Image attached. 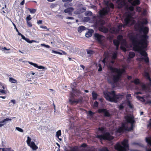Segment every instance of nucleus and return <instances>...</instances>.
<instances>
[{
	"instance_id": "obj_1",
	"label": "nucleus",
	"mask_w": 151,
	"mask_h": 151,
	"mask_svg": "<svg viewBox=\"0 0 151 151\" xmlns=\"http://www.w3.org/2000/svg\"><path fill=\"white\" fill-rule=\"evenodd\" d=\"M147 23L146 19H144L142 21H139L135 25V29L138 30L140 33H143V35H137L135 37L132 34H129L128 35L132 41L134 50L138 52L141 55L144 57L143 58H139V60H141L143 59L146 63L149 62V58L147 53L143 49L147 46V40L148 38V36L147 35L149 29L148 27L144 26V25L147 24Z\"/></svg>"
},
{
	"instance_id": "obj_2",
	"label": "nucleus",
	"mask_w": 151,
	"mask_h": 151,
	"mask_svg": "<svg viewBox=\"0 0 151 151\" xmlns=\"http://www.w3.org/2000/svg\"><path fill=\"white\" fill-rule=\"evenodd\" d=\"M125 120V123H123L122 126L119 128L117 131L121 133L125 131H129L133 130L134 127L135 121L134 119V116L130 114L127 115L124 117Z\"/></svg>"
},
{
	"instance_id": "obj_3",
	"label": "nucleus",
	"mask_w": 151,
	"mask_h": 151,
	"mask_svg": "<svg viewBox=\"0 0 151 151\" xmlns=\"http://www.w3.org/2000/svg\"><path fill=\"white\" fill-rule=\"evenodd\" d=\"M104 97L109 101L116 103L118 100H121L124 97V95L120 94H116L114 91L109 92L108 91L104 92Z\"/></svg>"
},
{
	"instance_id": "obj_4",
	"label": "nucleus",
	"mask_w": 151,
	"mask_h": 151,
	"mask_svg": "<svg viewBox=\"0 0 151 151\" xmlns=\"http://www.w3.org/2000/svg\"><path fill=\"white\" fill-rule=\"evenodd\" d=\"M109 68L112 72L111 78L114 83L118 81L121 79L122 74L125 72L124 68L118 69L111 66H109Z\"/></svg>"
},
{
	"instance_id": "obj_5",
	"label": "nucleus",
	"mask_w": 151,
	"mask_h": 151,
	"mask_svg": "<svg viewBox=\"0 0 151 151\" xmlns=\"http://www.w3.org/2000/svg\"><path fill=\"white\" fill-rule=\"evenodd\" d=\"M124 22L125 23V24L123 25L122 24H119L117 28L115 27L111 28L110 29L111 32L114 34H117L119 32L122 27H124L125 26L128 25L131 26L134 23V21L133 20L132 17L130 14H129L125 18Z\"/></svg>"
},
{
	"instance_id": "obj_6",
	"label": "nucleus",
	"mask_w": 151,
	"mask_h": 151,
	"mask_svg": "<svg viewBox=\"0 0 151 151\" xmlns=\"http://www.w3.org/2000/svg\"><path fill=\"white\" fill-rule=\"evenodd\" d=\"M121 145L119 143H117L114 146L115 148L117 151H126L129 149L128 141L125 139L122 142ZM99 151H109L107 148L104 147L100 149Z\"/></svg>"
},
{
	"instance_id": "obj_7",
	"label": "nucleus",
	"mask_w": 151,
	"mask_h": 151,
	"mask_svg": "<svg viewBox=\"0 0 151 151\" xmlns=\"http://www.w3.org/2000/svg\"><path fill=\"white\" fill-rule=\"evenodd\" d=\"M99 134L96 135V137L100 139L101 141L103 140H110L113 139V137L112 136L110 133L106 132L104 127H101L98 128Z\"/></svg>"
},
{
	"instance_id": "obj_8",
	"label": "nucleus",
	"mask_w": 151,
	"mask_h": 151,
	"mask_svg": "<svg viewBox=\"0 0 151 151\" xmlns=\"http://www.w3.org/2000/svg\"><path fill=\"white\" fill-rule=\"evenodd\" d=\"M145 76L146 77L149 81V82L147 84V86L144 84L141 85L142 90L145 92H149L150 91V87L151 86V79L150 78L149 74L145 73Z\"/></svg>"
},
{
	"instance_id": "obj_9",
	"label": "nucleus",
	"mask_w": 151,
	"mask_h": 151,
	"mask_svg": "<svg viewBox=\"0 0 151 151\" xmlns=\"http://www.w3.org/2000/svg\"><path fill=\"white\" fill-rule=\"evenodd\" d=\"M117 40H114L113 41V42L115 45L116 46V49L117 50L118 49L119 46L120 42H122L124 45H126V42L125 40L123 39L122 36L119 35L117 37Z\"/></svg>"
},
{
	"instance_id": "obj_10",
	"label": "nucleus",
	"mask_w": 151,
	"mask_h": 151,
	"mask_svg": "<svg viewBox=\"0 0 151 151\" xmlns=\"http://www.w3.org/2000/svg\"><path fill=\"white\" fill-rule=\"evenodd\" d=\"M106 4L107 7L103 8L100 12L99 14L101 16L105 15L108 13L109 10V6L112 8H114V5L112 3H109V2H107Z\"/></svg>"
},
{
	"instance_id": "obj_11",
	"label": "nucleus",
	"mask_w": 151,
	"mask_h": 151,
	"mask_svg": "<svg viewBox=\"0 0 151 151\" xmlns=\"http://www.w3.org/2000/svg\"><path fill=\"white\" fill-rule=\"evenodd\" d=\"M31 138L29 136L27 137V140L26 141L27 144L32 149L33 151H35L38 149V147L34 142H31Z\"/></svg>"
},
{
	"instance_id": "obj_12",
	"label": "nucleus",
	"mask_w": 151,
	"mask_h": 151,
	"mask_svg": "<svg viewBox=\"0 0 151 151\" xmlns=\"http://www.w3.org/2000/svg\"><path fill=\"white\" fill-rule=\"evenodd\" d=\"M73 93L71 92L70 94V99L69 100L70 103L71 104H74L75 103L78 104L81 102L83 100V98L81 97L78 99H73L72 98L73 97Z\"/></svg>"
},
{
	"instance_id": "obj_13",
	"label": "nucleus",
	"mask_w": 151,
	"mask_h": 151,
	"mask_svg": "<svg viewBox=\"0 0 151 151\" xmlns=\"http://www.w3.org/2000/svg\"><path fill=\"white\" fill-rule=\"evenodd\" d=\"M118 7L119 8H121L124 6H126L127 8L129 10L132 11L134 10V7L132 6H126V3L125 1L124 0H122L119 1L118 2Z\"/></svg>"
},
{
	"instance_id": "obj_14",
	"label": "nucleus",
	"mask_w": 151,
	"mask_h": 151,
	"mask_svg": "<svg viewBox=\"0 0 151 151\" xmlns=\"http://www.w3.org/2000/svg\"><path fill=\"white\" fill-rule=\"evenodd\" d=\"M94 36L96 40L98 42L101 44L102 45L104 42L105 37L98 33H95Z\"/></svg>"
},
{
	"instance_id": "obj_15",
	"label": "nucleus",
	"mask_w": 151,
	"mask_h": 151,
	"mask_svg": "<svg viewBox=\"0 0 151 151\" xmlns=\"http://www.w3.org/2000/svg\"><path fill=\"white\" fill-rule=\"evenodd\" d=\"M5 85L0 82V95L5 94L6 93Z\"/></svg>"
},
{
	"instance_id": "obj_16",
	"label": "nucleus",
	"mask_w": 151,
	"mask_h": 151,
	"mask_svg": "<svg viewBox=\"0 0 151 151\" xmlns=\"http://www.w3.org/2000/svg\"><path fill=\"white\" fill-rule=\"evenodd\" d=\"M11 119L6 118L0 121V128L4 126L9 121H11Z\"/></svg>"
},
{
	"instance_id": "obj_17",
	"label": "nucleus",
	"mask_w": 151,
	"mask_h": 151,
	"mask_svg": "<svg viewBox=\"0 0 151 151\" xmlns=\"http://www.w3.org/2000/svg\"><path fill=\"white\" fill-rule=\"evenodd\" d=\"M98 111L100 113H103L104 114V116L109 117L110 116V114L105 109H100L98 110Z\"/></svg>"
},
{
	"instance_id": "obj_18",
	"label": "nucleus",
	"mask_w": 151,
	"mask_h": 151,
	"mask_svg": "<svg viewBox=\"0 0 151 151\" xmlns=\"http://www.w3.org/2000/svg\"><path fill=\"white\" fill-rule=\"evenodd\" d=\"M128 2L130 3L133 6H135L136 5H139L140 4V1L139 0H128Z\"/></svg>"
},
{
	"instance_id": "obj_19",
	"label": "nucleus",
	"mask_w": 151,
	"mask_h": 151,
	"mask_svg": "<svg viewBox=\"0 0 151 151\" xmlns=\"http://www.w3.org/2000/svg\"><path fill=\"white\" fill-rule=\"evenodd\" d=\"M74 8L73 7H70L65 9L64 12L65 13H68L70 15L72 14V12L73 11Z\"/></svg>"
},
{
	"instance_id": "obj_20",
	"label": "nucleus",
	"mask_w": 151,
	"mask_h": 151,
	"mask_svg": "<svg viewBox=\"0 0 151 151\" xmlns=\"http://www.w3.org/2000/svg\"><path fill=\"white\" fill-rule=\"evenodd\" d=\"M99 30L104 33H106L108 32V29L106 27L104 26H101L99 28Z\"/></svg>"
},
{
	"instance_id": "obj_21",
	"label": "nucleus",
	"mask_w": 151,
	"mask_h": 151,
	"mask_svg": "<svg viewBox=\"0 0 151 151\" xmlns=\"http://www.w3.org/2000/svg\"><path fill=\"white\" fill-rule=\"evenodd\" d=\"M105 23V21L102 19L97 20L96 22V24L97 26L103 25Z\"/></svg>"
},
{
	"instance_id": "obj_22",
	"label": "nucleus",
	"mask_w": 151,
	"mask_h": 151,
	"mask_svg": "<svg viewBox=\"0 0 151 151\" xmlns=\"http://www.w3.org/2000/svg\"><path fill=\"white\" fill-rule=\"evenodd\" d=\"M86 29V27L83 26H79L78 28V32L79 33H81L83 31L85 30Z\"/></svg>"
},
{
	"instance_id": "obj_23",
	"label": "nucleus",
	"mask_w": 151,
	"mask_h": 151,
	"mask_svg": "<svg viewBox=\"0 0 151 151\" xmlns=\"http://www.w3.org/2000/svg\"><path fill=\"white\" fill-rule=\"evenodd\" d=\"M93 30L92 29L90 31H88L86 34V36L87 37H91L92 35V34L93 32Z\"/></svg>"
},
{
	"instance_id": "obj_24",
	"label": "nucleus",
	"mask_w": 151,
	"mask_h": 151,
	"mask_svg": "<svg viewBox=\"0 0 151 151\" xmlns=\"http://www.w3.org/2000/svg\"><path fill=\"white\" fill-rule=\"evenodd\" d=\"M112 56H111V59H115L117 57V52L115 51L114 52H112L111 53Z\"/></svg>"
},
{
	"instance_id": "obj_25",
	"label": "nucleus",
	"mask_w": 151,
	"mask_h": 151,
	"mask_svg": "<svg viewBox=\"0 0 151 151\" xmlns=\"http://www.w3.org/2000/svg\"><path fill=\"white\" fill-rule=\"evenodd\" d=\"M136 98L138 100L142 102H145V96L142 97L140 96H136Z\"/></svg>"
},
{
	"instance_id": "obj_26",
	"label": "nucleus",
	"mask_w": 151,
	"mask_h": 151,
	"mask_svg": "<svg viewBox=\"0 0 151 151\" xmlns=\"http://www.w3.org/2000/svg\"><path fill=\"white\" fill-rule=\"evenodd\" d=\"M9 81L11 83H17V80L12 77L9 78Z\"/></svg>"
},
{
	"instance_id": "obj_27",
	"label": "nucleus",
	"mask_w": 151,
	"mask_h": 151,
	"mask_svg": "<svg viewBox=\"0 0 151 151\" xmlns=\"http://www.w3.org/2000/svg\"><path fill=\"white\" fill-rule=\"evenodd\" d=\"M16 103V101L14 99L11 100L9 103V104L10 106H13Z\"/></svg>"
},
{
	"instance_id": "obj_28",
	"label": "nucleus",
	"mask_w": 151,
	"mask_h": 151,
	"mask_svg": "<svg viewBox=\"0 0 151 151\" xmlns=\"http://www.w3.org/2000/svg\"><path fill=\"white\" fill-rule=\"evenodd\" d=\"M127 101H129L132 99V97L130 94L128 93L126 96Z\"/></svg>"
},
{
	"instance_id": "obj_29",
	"label": "nucleus",
	"mask_w": 151,
	"mask_h": 151,
	"mask_svg": "<svg viewBox=\"0 0 151 151\" xmlns=\"http://www.w3.org/2000/svg\"><path fill=\"white\" fill-rule=\"evenodd\" d=\"M92 96L93 98V100H96V99L98 95L94 91H93L92 93Z\"/></svg>"
},
{
	"instance_id": "obj_30",
	"label": "nucleus",
	"mask_w": 151,
	"mask_h": 151,
	"mask_svg": "<svg viewBox=\"0 0 151 151\" xmlns=\"http://www.w3.org/2000/svg\"><path fill=\"white\" fill-rule=\"evenodd\" d=\"M108 55H106L105 57V58L104 59L102 60V62L103 63H104V64H105V63H107V62H108Z\"/></svg>"
},
{
	"instance_id": "obj_31",
	"label": "nucleus",
	"mask_w": 151,
	"mask_h": 151,
	"mask_svg": "<svg viewBox=\"0 0 151 151\" xmlns=\"http://www.w3.org/2000/svg\"><path fill=\"white\" fill-rule=\"evenodd\" d=\"M135 56V54L133 52H130L129 53V58H133Z\"/></svg>"
},
{
	"instance_id": "obj_32",
	"label": "nucleus",
	"mask_w": 151,
	"mask_h": 151,
	"mask_svg": "<svg viewBox=\"0 0 151 151\" xmlns=\"http://www.w3.org/2000/svg\"><path fill=\"white\" fill-rule=\"evenodd\" d=\"M72 89L73 92L74 93H76V95L78 96L79 95H80V94H81V92L79 90H73V88L71 87Z\"/></svg>"
},
{
	"instance_id": "obj_33",
	"label": "nucleus",
	"mask_w": 151,
	"mask_h": 151,
	"mask_svg": "<svg viewBox=\"0 0 151 151\" xmlns=\"http://www.w3.org/2000/svg\"><path fill=\"white\" fill-rule=\"evenodd\" d=\"M146 141L148 144L151 146V137L149 138L146 137Z\"/></svg>"
},
{
	"instance_id": "obj_34",
	"label": "nucleus",
	"mask_w": 151,
	"mask_h": 151,
	"mask_svg": "<svg viewBox=\"0 0 151 151\" xmlns=\"http://www.w3.org/2000/svg\"><path fill=\"white\" fill-rule=\"evenodd\" d=\"M2 151H14L10 148H4L2 149Z\"/></svg>"
},
{
	"instance_id": "obj_35",
	"label": "nucleus",
	"mask_w": 151,
	"mask_h": 151,
	"mask_svg": "<svg viewBox=\"0 0 151 151\" xmlns=\"http://www.w3.org/2000/svg\"><path fill=\"white\" fill-rule=\"evenodd\" d=\"M77 149L75 147H74L70 148L69 150H65V151H77Z\"/></svg>"
},
{
	"instance_id": "obj_36",
	"label": "nucleus",
	"mask_w": 151,
	"mask_h": 151,
	"mask_svg": "<svg viewBox=\"0 0 151 151\" xmlns=\"http://www.w3.org/2000/svg\"><path fill=\"white\" fill-rule=\"evenodd\" d=\"M61 130H59L57 132H56V136L57 138H58L60 136H61Z\"/></svg>"
},
{
	"instance_id": "obj_37",
	"label": "nucleus",
	"mask_w": 151,
	"mask_h": 151,
	"mask_svg": "<svg viewBox=\"0 0 151 151\" xmlns=\"http://www.w3.org/2000/svg\"><path fill=\"white\" fill-rule=\"evenodd\" d=\"M127 104L130 108H133V105L131 103L130 101H127Z\"/></svg>"
},
{
	"instance_id": "obj_38",
	"label": "nucleus",
	"mask_w": 151,
	"mask_h": 151,
	"mask_svg": "<svg viewBox=\"0 0 151 151\" xmlns=\"http://www.w3.org/2000/svg\"><path fill=\"white\" fill-rule=\"evenodd\" d=\"M132 144L133 145H137L138 146L141 147H143L144 145L143 144H142L140 143H136V142H133L132 143Z\"/></svg>"
},
{
	"instance_id": "obj_39",
	"label": "nucleus",
	"mask_w": 151,
	"mask_h": 151,
	"mask_svg": "<svg viewBox=\"0 0 151 151\" xmlns=\"http://www.w3.org/2000/svg\"><path fill=\"white\" fill-rule=\"evenodd\" d=\"M28 9L31 14L35 13L36 11V10L35 9Z\"/></svg>"
},
{
	"instance_id": "obj_40",
	"label": "nucleus",
	"mask_w": 151,
	"mask_h": 151,
	"mask_svg": "<svg viewBox=\"0 0 151 151\" xmlns=\"http://www.w3.org/2000/svg\"><path fill=\"white\" fill-rule=\"evenodd\" d=\"M28 62L29 63V64L30 65L33 66L37 68L38 65L37 64L33 63L30 61H28Z\"/></svg>"
},
{
	"instance_id": "obj_41",
	"label": "nucleus",
	"mask_w": 151,
	"mask_h": 151,
	"mask_svg": "<svg viewBox=\"0 0 151 151\" xmlns=\"http://www.w3.org/2000/svg\"><path fill=\"white\" fill-rule=\"evenodd\" d=\"M15 129L17 130L19 132H24L23 129L19 127H16Z\"/></svg>"
},
{
	"instance_id": "obj_42",
	"label": "nucleus",
	"mask_w": 151,
	"mask_h": 151,
	"mask_svg": "<svg viewBox=\"0 0 151 151\" xmlns=\"http://www.w3.org/2000/svg\"><path fill=\"white\" fill-rule=\"evenodd\" d=\"M132 82L136 84H138L139 83V80L138 79H136Z\"/></svg>"
},
{
	"instance_id": "obj_43",
	"label": "nucleus",
	"mask_w": 151,
	"mask_h": 151,
	"mask_svg": "<svg viewBox=\"0 0 151 151\" xmlns=\"http://www.w3.org/2000/svg\"><path fill=\"white\" fill-rule=\"evenodd\" d=\"M87 52L88 54L90 55L92 54H93L94 52L93 51L90 50H87Z\"/></svg>"
},
{
	"instance_id": "obj_44",
	"label": "nucleus",
	"mask_w": 151,
	"mask_h": 151,
	"mask_svg": "<svg viewBox=\"0 0 151 151\" xmlns=\"http://www.w3.org/2000/svg\"><path fill=\"white\" fill-rule=\"evenodd\" d=\"M57 6V4H52L50 6V8L52 9L56 7Z\"/></svg>"
},
{
	"instance_id": "obj_45",
	"label": "nucleus",
	"mask_w": 151,
	"mask_h": 151,
	"mask_svg": "<svg viewBox=\"0 0 151 151\" xmlns=\"http://www.w3.org/2000/svg\"><path fill=\"white\" fill-rule=\"evenodd\" d=\"M52 53H54L56 54H60V55L62 54V53H60L59 52H57V51H54V50H52Z\"/></svg>"
},
{
	"instance_id": "obj_46",
	"label": "nucleus",
	"mask_w": 151,
	"mask_h": 151,
	"mask_svg": "<svg viewBox=\"0 0 151 151\" xmlns=\"http://www.w3.org/2000/svg\"><path fill=\"white\" fill-rule=\"evenodd\" d=\"M92 14V13L91 11H88L86 12V15L88 16H90Z\"/></svg>"
},
{
	"instance_id": "obj_47",
	"label": "nucleus",
	"mask_w": 151,
	"mask_h": 151,
	"mask_svg": "<svg viewBox=\"0 0 151 151\" xmlns=\"http://www.w3.org/2000/svg\"><path fill=\"white\" fill-rule=\"evenodd\" d=\"M32 18L30 17V15H29L27 17L26 20L27 21H29Z\"/></svg>"
},
{
	"instance_id": "obj_48",
	"label": "nucleus",
	"mask_w": 151,
	"mask_h": 151,
	"mask_svg": "<svg viewBox=\"0 0 151 151\" xmlns=\"http://www.w3.org/2000/svg\"><path fill=\"white\" fill-rule=\"evenodd\" d=\"M28 21H27V26L29 27H32V25L30 22Z\"/></svg>"
},
{
	"instance_id": "obj_49",
	"label": "nucleus",
	"mask_w": 151,
	"mask_h": 151,
	"mask_svg": "<svg viewBox=\"0 0 151 151\" xmlns=\"http://www.w3.org/2000/svg\"><path fill=\"white\" fill-rule=\"evenodd\" d=\"M98 105V103L97 101H95L93 104L94 107H97Z\"/></svg>"
},
{
	"instance_id": "obj_50",
	"label": "nucleus",
	"mask_w": 151,
	"mask_h": 151,
	"mask_svg": "<svg viewBox=\"0 0 151 151\" xmlns=\"http://www.w3.org/2000/svg\"><path fill=\"white\" fill-rule=\"evenodd\" d=\"M136 11L139 12L141 11V8L139 7H137L136 9Z\"/></svg>"
},
{
	"instance_id": "obj_51",
	"label": "nucleus",
	"mask_w": 151,
	"mask_h": 151,
	"mask_svg": "<svg viewBox=\"0 0 151 151\" xmlns=\"http://www.w3.org/2000/svg\"><path fill=\"white\" fill-rule=\"evenodd\" d=\"M41 45L42 46H44V47H46L47 48H49L50 47V46L49 45H46L45 44H41Z\"/></svg>"
},
{
	"instance_id": "obj_52",
	"label": "nucleus",
	"mask_w": 151,
	"mask_h": 151,
	"mask_svg": "<svg viewBox=\"0 0 151 151\" xmlns=\"http://www.w3.org/2000/svg\"><path fill=\"white\" fill-rule=\"evenodd\" d=\"M124 108V106L123 105V104H121L119 107V109L120 110H122Z\"/></svg>"
},
{
	"instance_id": "obj_53",
	"label": "nucleus",
	"mask_w": 151,
	"mask_h": 151,
	"mask_svg": "<svg viewBox=\"0 0 151 151\" xmlns=\"http://www.w3.org/2000/svg\"><path fill=\"white\" fill-rule=\"evenodd\" d=\"M2 51H3L4 50H9L10 49H7L6 47H4L1 48V49H0Z\"/></svg>"
},
{
	"instance_id": "obj_54",
	"label": "nucleus",
	"mask_w": 151,
	"mask_h": 151,
	"mask_svg": "<svg viewBox=\"0 0 151 151\" xmlns=\"http://www.w3.org/2000/svg\"><path fill=\"white\" fill-rule=\"evenodd\" d=\"M147 14V11L146 10L144 9L142 13V14L143 15H146Z\"/></svg>"
},
{
	"instance_id": "obj_55",
	"label": "nucleus",
	"mask_w": 151,
	"mask_h": 151,
	"mask_svg": "<svg viewBox=\"0 0 151 151\" xmlns=\"http://www.w3.org/2000/svg\"><path fill=\"white\" fill-rule=\"evenodd\" d=\"M88 114L90 116H92L94 114V113L91 111H88Z\"/></svg>"
},
{
	"instance_id": "obj_56",
	"label": "nucleus",
	"mask_w": 151,
	"mask_h": 151,
	"mask_svg": "<svg viewBox=\"0 0 151 151\" xmlns=\"http://www.w3.org/2000/svg\"><path fill=\"white\" fill-rule=\"evenodd\" d=\"M39 69H44L45 68V67L42 66H37V68Z\"/></svg>"
},
{
	"instance_id": "obj_57",
	"label": "nucleus",
	"mask_w": 151,
	"mask_h": 151,
	"mask_svg": "<svg viewBox=\"0 0 151 151\" xmlns=\"http://www.w3.org/2000/svg\"><path fill=\"white\" fill-rule=\"evenodd\" d=\"M40 28L44 29H48L47 28V27L46 26H40Z\"/></svg>"
},
{
	"instance_id": "obj_58",
	"label": "nucleus",
	"mask_w": 151,
	"mask_h": 151,
	"mask_svg": "<svg viewBox=\"0 0 151 151\" xmlns=\"http://www.w3.org/2000/svg\"><path fill=\"white\" fill-rule=\"evenodd\" d=\"M69 5H70V6H71L72 5L71 4V5H70V4H67V3H65L64 5V6L65 7V8H67V7H68L69 6Z\"/></svg>"
},
{
	"instance_id": "obj_59",
	"label": "nucleus",
	"mask_w": 151,
	"mask_h": 151,
	"mask_svg": "<svg viewBox=\"0 0 151 151\" xmlns=\"http://www.w3.org/2000/svg\"><path fill=\"white\" fill-rule=\"evenodd\" d=\"M147 127L151 128V119H150L149 121V124L148 125Z\"/></svg>"
},
{
	"instance_id": "obj_60",
	"label": "nucleus",
	"mask_w": 151,
	"mask_h": 151,
	"mask_svg": "<svg viewBox=\"0 0 151 151\" xmlns=\"http://www.w3.org/2000/svg\"><path fill=\"white\" fill-rule=\"evenodd\" d=\"M25 40L29 43H32V42H30V40L28 38H26V39H25Z\"/></svg>"
},
{
	"instance_id": "obj_61",
	"label": "nucleus",
	"mask_w": 151,
	"mask_h": 151,
	"mask_svg": "<svg viewBox=\"0 0 151 151\" xmlns=\"http://www.w3.org/2000/svg\"><path fill=\"white\" fill-rule=\"evenodd\" d=\"M121 48L123 50V51L124 52H125L127 50L124 47H123L122 46H121Z\"/></svg>"
},
{
	"instance_id": "obj_62",
	"label": "nucleus",
	"mask_w": 151,
	"mask_h": 151,
	"mask_svg": "<svg viewBox=\"0 0 151 151\" xmlns=\"http://www.w3.org/2000/svg\"><path fill=\"white\" fill-rule=\"evenodd\" d=\"M66 19H74V18L72 17H67Z\"/></svg>"
},
{
	"instance_id": "obj_63",
	"label": "nucleus",
	"mask_w": 151,
	"mask_h": 151,
	"mask_svg": "<svg viewBox=\"0 0 151 151\" xmlns=\"http://www.w3.org/2000/svg\"><path fill=\"white\" fill-rule=\"evenodd\" d=\"M13 26H14V29H16V31L17 32H18V29L17 28L15 24L14 23H13Z\"/></svg>"
},
{
	"instance_id": "obj_64",
	"label": "nucleus",
	"mask_w": 151,
	"mask_h": 151,
	"mask_svg": "<svg viewBox=\"0 0 151 151\" xmlns=\"http://www.w3.org/2000/svg\"><path fill=\"white\" fill-rule=\"evenodd\" d=\"M146 104H151V101L149 100L147 101L146 103Z\"/></svg>"
}]
</instances>
